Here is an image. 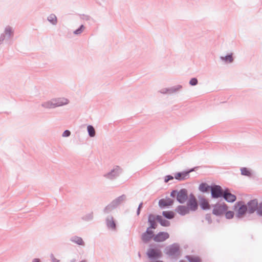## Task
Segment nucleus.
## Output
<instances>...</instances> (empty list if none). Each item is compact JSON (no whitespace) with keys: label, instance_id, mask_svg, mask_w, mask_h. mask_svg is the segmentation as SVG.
<instances>
[{"label":"nucleus","instance_id":"obj_45","mask_svg":"<svg viewBox=\"0 0 262 262\" xmlns=\"http://www.w3.org/2000/svg\"><path fill=\"white\" fill-rule=\"evenodd\" d=\"M197 167H194V168H192L190 169H189V170H187V171H186V172H188V177H189V173L193 171H194V169L195 168H196Z\"/></svg>","mask_w":262,"mask_h":262},{"label":"nucleus","instance_id":"obj_7","mask_svg":"<svg viewBox=\"0 0 262 262\" xmlns=\"http://www.w3.org/2000/svg\"><path fill=\"white\" fill-rule=\"evenodd\" d=\"M228 206L225 203L223 204L217 203L214 206L212 213L216 216H220L225 213L228 210Z\"/></svg>","mask_w":262,"mask_h":262},{"label":"nucleus","instance_id":"obj_14","mask_svg":"<svg viewBox=\"0 0 262 262\" xmlns=\"http://www.w3.org/2000/svg\"><path fill=\"white\" fill-rule=\"evenodd\" d=\"M105 223L108 229L114 231L116 230V224L114 217L112 215H108L106 217Z\"/></svg>","mask_w":262,"mask_h":262},{"label":"nucleus","instance_id":"obj_2","mask_svg":"<svg viewBox=\"0 0 262 262\" xmlns=\"http://www.w3.org/2000/svg\"><path fill=\"white\" fill-rule=\"evenodd\" d=\"M247 206L243 201H238L234 205V210H235V217L237 219H241L244 217L246 213H248Z\"/></svg>","mask_w":262,"mask_h":262},{"label":"nucleus","instance_id":"obj_46","mask_svg":"<svg viewBox=\"0 0 262 262\" xmlns=\"http://www.w3.org/2000/svg\"><path fill=\"white\" fill-rule=\"evenodd\" d=\"M32 262H40V260L39 258H34Z\"/></svg>","mask_w":262,"mask_h":262},{"label":"nucleus","instance_id":"obj_24","mask_svg":"<svg viewBox=\"0 0 262 262\" xmlns=\"http://www.w3.org/2000/svg\"><path fill=\"white\" fill-rule=\"evenodd\" d=\"M157 221L163 227H169L170 225L169 221L164 219L162 216L160 215H157Z\"/></svg>","mask_w":262,"mask_h":262},{"label":"nucleus","instance_id":"obj_5","mask_svg":"<svg viewBox=\"0 0 262 262\" xmlns=\"http://www.w3.org/2000/svg\"><path fill=\"white\" fill-rule=\"evenodd\" d=\"M146 255L151 260H158L162 256V253L160 249L157 248L148 249Z\"/></svg>","mask_w":262,"mask_h":262},{"label":"nucleus","instance_id":"obj_36","mask_svg":"<svg viewBox=\"0 0 262 262\" xmlns=\"http://www.w3.org/2000/svg\"><path fill=\"white\" fill-rule=\"evenodd\" d=\"M225 216L227 219H231L234 215V212L232 211H226L225 212Z\"/></svg>","mask_w":262,"mask_h":262},{"label":"nucleus","instance_id":"obj_20","mask_svg":"<svg viewBox=\"0 0 262 262\" xmlns=\"http://www.w3.org/2000/svg\"><path fill=\"white\" fill-rule=\"evenodd\" d=\"M70 241L78 245L84 246L85 245L83 239L79 236L77 235H74L70 237Z\"/></svg>","mask_w":262,"mask_h":262},{"label":"nucleus","instance_id":"obj_17","mask_svg":"<svg viewBox=\"0 0 262 262\" xmlns=\"http://www.w3.org/2000/svg\"><path fill=\"white\" fill-rule=\"evenodd\" d=\"M175 211L180 215L184 216L189 213L190 211L187 206L179 205Z\"/></svg>","mask_w":262,"mask_h":262},{"label":"nucleus","instance_id":"obj_12","mask_svg":"<svg viewBox=\"0 0 262 262\" xmlns=\"http://www.w3.org/2000/svg\"><path fill=\"white\" fill-rule=\"evenodd\" d=\"M169 237V235L166 232H160L154 237V240L156 242H164Z\"/></svg>","mask_w":262,"mask_h":262},{"label":"nucleus","instance_id":"obj_42","mask_svg":"<svg viewBox=\"0 0 262 262\" xmlns=\"http://www.w3.org/2000/svg\"><path fill=\"white\" fill-rule=\"evenodd\" d=\"M71 135V132L69 130H66L62 133V136L63 137H68Z\"/></svg>","mask_w":262,"mask_h":262},{"label":"nucleus","instance_id":"obj_13","mask_svg":"<svg viewBox=\"0 0 262 262\" xmlns=\"http://www.w3.org/2000/svg\"><path fill=\"white\" fill-rule=\"evenodd\" d=\"M53 100L55 108L67 105L69 103V100L64 97L53 98Z\"/></svg>","mask_w":262,"mask_h":262},{"label":"nucleus","instance_id":"obj_10","mask_svg":"<svg viewBox=\"0 0 262 262\" xmlns=\"http://www.w3.org/2000/svg\"><path fill=\"white\" fill-rule=\"evenodd\" d=\"M222 198H223L226 201L230 203L234 202L236 199V196L234 194H232L229 189L227 188L224 189Z\"/></svg>","mask_w":262,"mask_h":262},{"label":"nucleus","instance_id":"obj_50","mask_svg":"<svg viewBox=\"0 0 262 262\" xmlns=\"http://www.w3.org/2000/svg\"><path fill=\"white\" fill-rule=\"evenodd\" d=\"M138 257H139V258H140L141 257V254L140 252H138Z\"/></svg>","mask_w":262,"mask_h":262},{"label":"nucleus","instance_id":"obj_16","mask_svg":"<svg viewBox=\"0 0 262 262\" xmlns=\"http://www.w3.org/2000/svg\"><path fill=\"white\" fill-rule=\"evenodd\" d=\"M173 202V200L169 198H166V199H162L159 201V206L161 208H165L166 207L172 205Z\"/></svg>","mask_w":262,"mask_h":262},{"label":"nucleus","instance_id":"obj_35","mask_svg":"<svg viewBox=\"0 0 262 262\" xmlns=\"http://www.w3.org/2000/svg\"><path fill=\"white\" fill-rule=\"evenodd\" d=\"M85 29V27L83 25H81L79 27L76 29L74 32L73 33L75 35H80L82 33V32L84 31Z\"/></svg>","mask_w":262,"mask_h":262},{"label":"nucleus","instance_id":"obj_9","mask_svg":"<svg viewBox=\"0 0 262 262\" xmlns=\"http://www.w3.org/2000/svg\"><path fill=\"white\" fill-rule=\"evenodd\" d=\"M182 89L181 85L178 84L169 88H163L159 92L163 94L172 95L177 93Z\"/></svg>","mask_w":262,"mask_h":262},{"label":"nucleus","instance_id":"obj_26","mask_svg":"<svg viewBox=\"0 0 262 262\" xmlns=\"http://www.w3.org/2000/svg\"><path fill=\"white\" fill-rule=\"evenodd\" d=\"M220 59L226 63H232L234 60L232 53L228 54L225 56H221Z\"/></svg>","mask_w":262,"mask_h":262},{"label":"nucleus","instance_id":"obj_31","mask_svg":"<svg viewBox=\"0 0 262 262\" xmlns=\"http://www.w3.org/2000/svg\"><path fill=\"white\" fill-rule=\"evenodd\" d=\"M185 258L189 262H201L200 258L198 256H194L193 255H186Z\"/></svg>","mask_w":262,"mask_h":262},{"label":"nucleus","instance_id":"obj_3","mask_svg":"<svg viewBox=\"0 0 262 262\" xmlns=\"http://www.w3.org/2000/svg\"><path fill=\"white\" fill-rule=\"evenodd\" d=\"M170 196L173 198L176 197L179 203L183 204L188 199V191L185 188H182L179 191L173 190L170 193Z\"/></svg>","mask_w":262,"mask_h":262},{"label":"nucleus","instance_id":"obj_48","mask_svg":"<svg viewBox=\"0 0 262 262\" xmlns=\"http://www.w3.org/2000/svg\"><path fill=\"white\" fill-rule=\"evenodd\" d=\"M140 211H141V209H137V215H139L140 213Z\"/></svg>","mask_w":262,"mask_h":262},{"label":"nucleus","instance_id":"obj_27","mask_svg":"<svg viewBox=\"0 0 262 262\" xmlns=\"http://www.w3.org/2000/svg\"><path fill=\"white\" fill-rule=\"evenodd\" d=\"M94 215L93 212L86 213L81 217V220L84 222H91L93 220Z\"/></svg>","mask_w":262,"mask_h":262},{"label":"nucleus","instance_id":"obj_23","mask_svg":"<svg viewBox=\"0 0 262 262\" xmlns=\"http://www.w3.org/2000/svg\"><path fill=\"white\" fill-rule=\"evenodd\" d=\"M126 199V196L125 194H122L116 199L112 201V203L116 208L121 203L125 201Z\"/></svg>","mask_w":262,"mask_h":262},{"label":"nucleus","instance_id":"obj_30","mask_svg":"<svg viewBox=\"0 0 262 262\" xmlns=\"http://www.w3.org/2000/svg\"><path fill=\"white\" fill-rule=\"evenodd\" d=\"M47 20L53 25H56L57 23V17L54 14H50L47 18Z\"/></svg>","mask_w":262,"mask_h":262},{"label":"nucleus","instance_id":"obj_4","mask_svg":"<svg viewBox=\"0 0 262 262\" xmlns=\"http://www.w3.org/2000/svg\"><path fill=\"white\" fill-rule=\"evenodd\" d=\"M122 172V168L119 166L116 165L110 171L104 174L103 177L108 180H114L119 177Z\"/></svg>","mask_w":262,"mask_h":262},{"label":"nucleus","instance_id":"obj_25","mask_svg":"<svg viewBox=\"0 0 262 262\" xmlns=\"http://www.w3.org/2000/svg\"><path fill=\"white\" fill-rule=\"evenodd\" d=\"M41 106L47 109H51L55 108L54 103L53 100V99H51L50 100L43 102L41 103Z\"/></svg>","mask_w":262,"mask_h":262},{"label":"nucleus","instance_id":"obj_49","mask_svg":"<svg viewBox=\"0 0 262 262\" xmlns=\"http://www.w3.org/2000/svg\"><path fill=\"white\" fill-rule=\"evenodd\" d=\"M190 198H195V197L194 196L193 194H191L190 195Z\"/></svg>","mask_w":262,"mask_h":262},{"label":"nucleus","instance_id":"obj_47","mask_svg":"<svg viewBox=\"0 0 262 262\" xmlns=\"http://www.w3.org/2000/svg\"><path fill=\"white\" fill-rule=\"evenodd\" d=\"M142 206H143V203H142V202H141V203H140V204L139 205V206H138V209H141L142 208Z\"/></svg>","mask_w":262,"mask_h":262},{"label":"nucleus","instance_id":"obj_11","mask_svg":"<svg viewBox=\"0 0 262 262\" xmlns=\"http://www.w3.org/2000/svg\"><path fill=\"white\" fill-rule=\"evenodd\" d=\"M187 207L189 211H195L198 208V203L196 198H189L187 202Z\"/></svg>","mask_w":262,"mask_h":262},{"label":"nucleus","instance_id":"obj_22","mask_svg":"<svg viewBox=\"0 0 262 262\" xmlns=\"http://www.w3.org/2000/svg\"><path fill=\"white\" fill-rule=\"evenodd\" d=\"M188 178V172H186V171L179 172L174 174V178L179 181L185 180Z\"/></svg>","mask_w":262,"mask_h":262},{"label":"nucleus","instance_id":"obj_32","mask_svg":"<svg viewBox=\"0 0 262 262\" xmlns=\"http://www.w3.org/2000/svg\"><path fill=\"white\" fill-rule=\"evenodd\" d=\"M116 207L114 206L112 202L107 205L103 210L104 213L107 214L110 213L112 210L115 209Z\"/></svg>","mask_w":262,"mask_h":262},{"label":"nucleus","instance_id":"obj_15","mask_svg":"<svg viewBox=\"0 0 262 262\" xmlns=\"http://www.w3.org/2000/svg\"><path fill=\"white\" fill-rule=\"evenodd\" d=\"M198 199L200 201V206L201 208L203 210H207L210 209V206L208 201L202 196H199Z\"/></svg>","mask_w":262,"mask_h":262},{"label":"nucleus","instance_id":"obj_33","mask_svg":"<svg viewBox=\"0 0 262 262\" xmlns=\"http://www.w3.org/2000/svg\"><path fill=\"white\" fill-rule=\"evenodd\" d=\"M241 174L243 176H247V177H251L252 173L251 171L246 167H242L241 168Z\"/></svg>","mask_w":262,"mask_h":262},{"label":"nucleus","instance_id":"obj_34","mask_svg":"<svg viewBox=\"0 0 262 262\" xmlns=\"http://www.w3.org/2000/svg\"><path fill=\"white\" fill-rule=\"evenodd\" d=\"M87 130H88V134H89V135L90 137H95V136L96 135V132H95V129L94 127L92 125H89L87 126Z\"/></svg>","mask_w":262,"mask_h":262},{"label":"nucleus","instance_id":"obj_8","mask_svg":"<svg viewBox=\"0 0 262 262\" xmlns=\"http://www.w3.org/2000/svg\"><path fill=\"white\" fill-rule=\"evenodd\" d=\"M165 253L169 256H176L180 254V246L177 243H173L167 247L165 249Z\"/></svg>","mask_w":262,"mask_h":262},{"label":"nucleus","instance_id":"obj_21","mask_svg":"<svg viewBox=\"0 0 262 262\" xmlns=\"http://www.w3.org/2000/svg\"><path fill=\"white\" fill-rule=\"evenodd\" d=\"M211 185H209L205 182L201 183L199 186V190L203 193H208L210 191Z\"/></svg>","mask_w":262,"mask_h":262},{"label":"nucleus","instance_id":"obj_40","mask_svg":"<svg viewBox=\"0 0 262 262\" xmlns=\"http://www.w3.org/2000/svg\"><path fill=\"white\" fill-rule=\"evenodd\" d=\"M174 178V177L171 175H167L164 178V182L167 183L169 181L173 180Z\"/></svg>","mask_w":262,"mask_h":262},{"label":"nucleus","instance_id":"obj_44","mask_svg":"<svg viewBox=\"0 0 262 262\" xmlns=\"http://www.w3.org/2000/svg\"><path fill=\"white\" fill-rule=\"evenodd\" d=\"M51 258H52V262H59L60 260L56 258L53 254H51L50 255Z\"/></svg>","mask_w":262,"mask_h":262},{"label":"nucleus","instance_id":"obj_29","mask_svg":"<svg viewBox=\"0 0 262 262\" xmlns=\"http://www.w3.org/2000/svg\"><path fill=\"white\" fill-rule=\"evenodd\" d=\"M152 238L154 239V237L151 236V235H149L144 232L142 233L141 235V239L142 242L145 244L148 243Z\"/></svg>","mask_w":262,"mask_h":262},{"label":"nucleus","instance_id":"obj_41","mask_svg":"<svg viewBox=\"0 0 262 262\" xmlns=\"http://www.w3.org/2000/svg\"><path fill=\"white\" fill-rule=\"evenodd\" d=\"M5 40L8 39H7V37L5 36L4 33H2L0 35V45L3 43Z\"/></svg>","mask_w":262,"mask_h":262},{"label":"nucleus","instance_id":"obj_43","mask_svg":"<svg viewBox=\"0 0 262 262\" xmlns=\"http://www.w3.org/2000/svg\"><path fill=\"white\" fill-rule=\"evenodd\" d=\"M205 219L208 221L209 224H210L212 222V220L211 217V215L210 214H207L205 216Z\"/></svg>","mask_w":262,"mask_h":262},{"label":"nucleus","instance_id":"obj_51","mask_svg":"<svg viewBox=\"0 0 262 262\" xmlns=\"http://www.w3.org/2000/svg\"><path fill=\"white\" fill-rule=\"evenodd\" d=\"M80 262H86V261L85 260H82V261H81Z\"/></svg>","mask_w":262,"mask_h":262},{"label":"nucleus","instance_id":"obj_18","mask_svg":"<svg viewBox=\"0 0 262 262\" xmlns=\"http://www.w3.org/2000/svg\"><path fill=\"white\" fill-rule=\"evenodd\" d=\"M156 220H157V215L155 216L152 214H149L148 217V223L149 224L150 228H151L153 229H155L157 226Z\"/></svg>","mask_w":262,"mask_h":262},{"label":"nucleus","instance_id":"obj_28","mask_svg":"<svg viewBox=\"0 0 262 262\" xmlns=\"http://www.w3.org/2000/svg\"><path fill=\"white\" fill-rule=\"evenodd\" d=\"M162 215L167 219L171 220L174 217L175 213L172 211H164Z\"/></svg>","mask_w":262,"mask_h":262},{"label":"nucleus","instance_id":"obj_19","mask_svg":"<svg viewBox=\"0 0 262 262\" xmlns=\"http://www.w3.org/2000/svg\"><path fill=\"white\" fill-rule=\"evenodd\" d=\"M4 34L7 37V39L12 38L14 35V30L12 27L10 26H7L3 32Z\"/></svg>","mask_w":262,"mask_h":262},{"label":"nucleus","instance_id":"obj_6","mask_svg":"<svg viewBox=\"0 0 262 262\" xmlns=\"http://www.w3.org/2000/svg\"><path fill=\"white\" fill-rule=\"evenodd\" d=\"M224 189L219 185L212 184V187L210 190L211 197L212 199H218L222 198Z\"/></svg>","mask_w":262,"mask_h":262},{"label":"nucleus","instance_id":"obj_1","mask_svg":"<svg viewBox=\"0 0 262 262\" xmlns=\"http://www.w3.org/2000/svg\"><path fill=\"white\" fill-rule=\"evenodd\" d=\"M246 206L248 208V215L247 217L248 220H252L250 215L255 212L258 216H262V201L258 203L257 199H252L248 201Z\"/></svg>","mask_w":262,"mask_h":262},{"label":"nucleus","instance_id":"obj_39","mask_svg":"<svg viewBox=\"0 0 262 262\" xmlns=\"http://www.w3.org/2000/svg\"><path fill=\"white\" fill-rule=\"evenodd\" d=\"M80 19L85 21H89L91 19V17L90 16L85 14L80 15Z\"/></svg>","mask_w":262,"mask_h":262},{"label":"nucleus","instance_id":"obj_37","mask_svg":"<svg viewBox=\"0 0 262 262\" xmlns=\"http://www.w3.org/2000/svg\"><path fill=\"white\" fill-rule=\"evenodd\" d=\"M189 84L192 86H195L198 83V80L196 78H192L189 81Z\"/></svg>","mask_w":262,"mask_h":262},{"label":"nucleus","instance_id":"obj_38","mask_svg":"<svg viewBox=\"0 0 262 262\" xmlns=\"http://www.w3.org/2000/svg\"><path fill=\"white\" fill-rule=\"evenodd\" d=\"M152 228H150V227H148L146 229V231L144 232L146 234H148L149 235H151L152 237H154L155 234L154 233V231L151 230Z\"/></svg>","mask_w":262,"mask_h":262}]
</instances>
